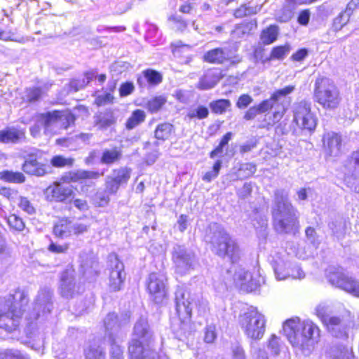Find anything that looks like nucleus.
<instances>
[{
	"instance_id": "obj_1",
	"label": "nucleus",
	"mask_w": 359,
	"mask_h": 359,
	"mask_svg": "<svg viewBox=\"0 0 359 359\" xmlns=\"http://www.w3.org/2000/svg\"><path fill=\"white\" fill-rule=\"evenodd\" d=\"M283 332L291 345L305 355H309L314 349L312 320L302 321L295 317L287 320L283 325Z\"/></svg>"
},
{
	"instance_id": "obj_2",
	"label": "nucleus",
	"mask_w": 359,
	"mask_h": 359,
	"mask_svg": "<svg viewBox=\"0 0 359 359\" xmlns=\"http://www.w3.org/2000/svg\"><path fill=\"white\" fill-rule=\"evenodd\" d=\"M274 226L279 233H290L296 222V211L288 201V194L284 190L275 193V206L273 209Z\"/></svg>"
},
{
	"instance_id": "obj_3",
	"label": "nucleus",
	"mask_w": 359,
	"mask_h": 359,
	"mask_svg": "<svg viewBox=\"0 0 359 359\" xmlns=\"http://www.w3.org/2000/svg\"><path fill=\"white\" fill-rule=\"evenodd\" d=\"M13 302L2 304L0 302V328L11 332L18 327L22 315V307L28 303L27 294L21 290H17L12 295Z\"/></svg>"
},
{
	"instance_id": "obj_4",
	"label": "nucleus",
	"mask_w": 359,
	"mask_h": 359,
	"mask_svg": "<svg viewBox=\"0 0 359 359\" xmlns=\"http://www.w3.org/2000/svg\"><path fill=\"white\" fill-rule=\"evenodd\" d=\"M75 117L70 113L53 111L41 114L37 118L36 123L30 128V133L34 137L39 135L41 127L44 128L46 135H52L53 127H60L64 129L68 128L74 124Z\"/></svg>"
},
{
	"instance_id": "obj_5",
	"label": "nucleus",
	"mask_w": 359,
	"mask_h": 359,
	"mask_svg": "<svg viewBox=\"0 0 359 359\" xmlns=\"http://www.w3.org/2000/svg\"><path fill=\"white\" fill-rule=\"evenodd\" d=\"M240 324L245 334L250 339L259 340L265 332L266 319L257 308L250 307L240 316Z\"/></svg>"
},
{
	"instance_id": "obj_6",
	"label": "nucleus",
	"mask_w": 359,
	"mask_h": 359,
	"mask_svg": "<svg viewBox=\"0 0 359 359\" xmlns=\"http://www.w3.org/2000/svg\"><path fill=\"white\" fill-rule=\"evenodd\" d=\"M325 276L332 285L347 293L359 297V281L346 274L342 269L329 266L325 271Z\"/></svg>"
},
{
	"instance_id": "obj_7",
	"label": "nucleus",
	"mask_w": 359,
	"mask_h": 359,
	"mask_svg": "<svg viewBox=\"0 0 359 359\" xmlns=\"http://www.w3.org/2000/svg\"><path fill=\"white\" fill-rule=\"evenodd\" d=\"M211 243L213 250L220 257H227L232 262L239 259L240 250L236 242L223 229L214 233Z\"/></svg>"
},
{
	"instance_id": "obj_8",
	"label": "nucleus",
	"mask_w": 359,
	"mask_h": 359,
	"mask_svg": "<svg viewBox=\"0 0 359 359\" xmlns=\"http://www.w3.org/2000/svg\"><path fill=\"white\" fill-rule=\"evenodd\" d=\"M52 296L53 292L50 289L46 287L40 290L32 308L26 314V320L32 323L34 321L41 318H43L49 314L53 309Z\"/></svg>"
},
{
	"instance_id": "obj_9",
	"label": "nucleus",
	"mask_w": 359,
	"mask_h": 359,
	"mask_svg": "<svg viewBox=\"0 0 359 359\" xmlns=\"http://www.w3.org/2000/svg\"><path fill=\"white\" fill-rule=\"evenodd\" d=\"M149 298L156 304H162L168 297V279L165 274L151 273L147 280Z\"/></svg>"
},
{
	"instance_id": "obj_10",
	"label": "nucleus",
	"mask_w": 359,
	"mask_h": 359,
	"mask_svg": "<svg viewBox=\"0 0 359 359\" xmlns=\"http://www.w3.org/2000/svg\"><path fill=\"white\" fill-rule=\"evenodd\" d=\"M172 260L175 270L180 275L187 274L194 268L195 255L183 245H175L172 251Z\"/></svg>"
},
{
	"instance_id": "obj_11",
	"label": "nucleus",
	"mask_w": 359,
	"mask_h": 359,
	"mask_svg": "<svg viewBox=\"0 0 359 359\" xmlns=\"http://www.w3.org/2000/svg\"><path fill=\"white\" fill-rule=\"evenodd\" d=\"M344 180L351 189L356 191L359 184V152H353L344 166Z\"/></svg>"
},
{
	"instance_id": "obj_12",
	"label": "nucleus",
	"mask_w": 359,
	"mask_h": 359,
	"mask_svg": "<svg viewBox=\"0 0 359 359\" xmlns=\"http://www.w3.org/2000/svg\"><path fill=\"white\" fill-rule=\"evenodd\" d=\"M140 343L142 346L152 344L153 333L148 324L147 318L141 316L135 323L133 328V338L130 345L134 343Z\"/></svg>"
},
{
	"instance_id": "obj_13",
	"label": "nucleus",
	"mask_w": 359,
	"mask_h": 359,
	"mask_svg": "<svg viewBox=\"0 0 359 359\" xmlns=\"http://www.w3.org/2000/svg\"><path fill=\"white\" fill-rule=\"evenodd\" d=\"M262 278L256 274L253 276L244 269H239L234 274V281L241 290L246 292L255 290L261 284Z\"/></svg>"
},
{
	"instance_id": "obj_14",
	"label": "nucleus",
	"mask_w": 359,
	"mask_h": 359,
	"mask_svg": "<svg viewBox=\"0 0 359 359\" xmlns=\"http://www.w3.org/2000/svg\"><path fill=\"white\" fill-rule=\"evenodd\" d=\"M111 270L109 278V286L112 291H118L122 288L126 278L123 264L114 257L111 259Z\"/></svg>"
},
{
	"instance_id": "obj_15",
	"label": "nucleus",
	"mask_w": 359,
	"mask_h": 359,
	"mask_svg": "<svg viewBox=\"0 0 359 359\" xmlns=\"http://www.w3.org/2000/svg\"><path fill=\"white\" fill-rule=\"evenodd\" d=\"M202 60L204 62L213 65H223L228 63L230 65H235L237 61L229 55L226 50L221 47L215 48L205 52Z\"/></svg>"
},
{
	"instance_id": "obj_16",
	"label": "nucleus",
	"mask_w": 359,
	"mask_h": 359,
	"mask_svg": "<svg viewBox=\"0 0 359 359\" xmlns=\"http://www.w3.org/2000/svg\"><path fill=\"white\" fill-rule=\"evenodd\" d=\"M176 311L180 318H190L193 302L190 300V294L183 289H178L175 293Z\"/></svg>"
},
{
	"instance_id": "obj_17",
	"label": "nucleus",
	"mask_w": 359,
	"mask_h": 359,
	"mask_svg": "<svg viewBox=\"0 0 359 359\" xmlns=\"http://www.w3.org/2000/svg\"><path fill=\"white\" fill-rule=\"evenodd\" d=\"M128 352L131 359H161L158 353L152 348V344L142 346L135 342L129 345Z\"/></svg>"
},
{
	"instance_id": "obj_18",
	"label": "nucleus",
	"mask_w": 359,
	"mask_h": 359,
	"mask_svg": "<svg viewBox=\"0 0 359 359\" xmlns=\"http://www.w3.org/2000/svg\"><path fill=\"white\" fill-rule=\"evenodd\" d=\"M317 315L321 318L323 323L327 327L331 334L336 337L346 335V327L339 317L330 315L321 316L318 311Z\"/></svg>"
},
{
	"instance_id": "obj_19",
	"label": "nucleus",
	"mask_w": 359,
	"mask_h": 359,
	"mask_svg": "<svg viewBox=\"0 0 359 359\" xmlns=\"http://www.w3.org/2000/svg\"><path fill=\"white\" fill-rule=\"evenodd\" d=\"M46 193L51 200L64 201L71 198L73 190L70 184L56 182L47 188Z\"/></svg>"
},
{
	"instance_id": "obj_20",
	"label": "nucleus",
	"mask_w": 359,
	"mask_h": 359,
	"mask_svg": "<svg viewBox=\"0 0 359 359\" xmlns=\"http://www.w3.org/2000/svg\"><path fill=\"white\" fill-rule=\"evenodd\" d=\"M60 289L61 295L67 299L72 298L76 294L74 271L67 270L62 273Z\"/></svg>"
},
{
	"instance_id": "obj_21",
	"label": "nucleus",
	"mask_w": 359,
	"mask_h": 359,
	"mask_svg": "<svg viewBox=\"0 0 359 359\" xmlns=\"http://www.w3.org/2000/svg\"><path fill=\"white\" fill-rule=\"evenodd\" d=\"M163 81V75L161 72L153 69H146L137 76V82L140 88H144L147 84L150 86H156Z\"/></svg>"
},
{
	"instance_id": "obj_22",
	"label": "nucleus",
	"mask_w": 359,
	"mask_h": 359,
	"mask_svg": "<svg viewBox=\"0 0 359 359\" xmlns=\"http://www.w3.org/2000/svg\"><path fill=\"white\" fill-rule=\"evenodd\" d=\"M25 137L23 130L7 127L0 130V142L5 144H16Z\"/></svg>"
},
{
	"instance_id": "obj_23",
	"label": "nucleus",
	"mask_w": 359,
	"mask_h": 359,
	"mask_svg": "<svg viewBox=\"0 0 359 359\" xmlns=\"http://www.w3.org/2000/svg\"><path fill=\"white\" fill-rule=\"evenodd\" d=\"M323 144L330 156H338L341 152V138L335 133H329L323 137Z\"/></svg>"
},
{
	"instance_id": "obj_24",
	"label": "nucleus",
	"mask_w": 359,
	"mask_h": 359,
	"mask_svg": "<svg viewBox=\"0 0 359 359\" xmlns=\"http://www.w3.org/2000/svg\"><path fill=\"white\" fill-rule=\"evenodd\" d=\"M22 170L29 175L43 176L47 171L46 165L37 161L34 155H30L22 165Z\"/></svg>"
},
{
	"instance_id": "obj_25",
	"label": "nucleus",
	"mask_w": 359,
	"mask_h": 359,
	"mask_svg": "<svg viewBox=\"0 0 359 359\" xmlns=\"http://www.w3.org/2000/svg\"><path fill=\"white\" fill-rule=\"evenodd\" d=\"M278 35V26L275 24H271L262 29L259 34V40L262 45L269 46L277 41Z\"/></svg>"
},
{
	"instance_id": "obj_26",
	"label": "nucleus",
	"mask_w": 359,
	"mask_h": 359,
	"mask_svg": "<svg viewBox=\"0 0 359 359\" xmlns=\"http://www.w3.org/2000/svg\"><path fill=\"white\" fill-rule=\"evenodd\" d=\"M316 98L324 107L334 108L339 102V91H317Z\"/></svg>"
},
{
	"instance_id": "obj_27",
	"label": "nucleus",
	"mask_w": 359,
	"mask_h": 359,
	"mask_svg": "<svg viewBox=\"0 0 359 359\" xmlns=\"http://www.w3.org/2000/svg\"><path fill=\"white\" fill-rule=\"evenodd\" d=\"M116 118L112 111L100 112L94 116V123L100 130H105L115 124Z\"/></svg>"
},
{
	"instance_id": "obj_28",
	"label": "nucleus",
	"mask_w": 359,
	"mask_h": 359,
	"mask_svg": "<svg viewBox=\"0 0 359 359\" xmlns=\"http://www.w3.org/2000/svg\"><path fill=\"white\" fill-rule=\"evenodd\" d=\"M123 324L118 319V316L114 313H109L104 319V325L108 332L109 339H110V334H112V338L120 337L118 333L120 327Z\"/></svg>"
},
{
	"instance_id": "obj_29",
	"label": "nucleus",
	"mask_w": 359,
	"mask_h": 359,
	"mask_svg": "<svg viewBox=\"0 0 359 359\" xmlns=\"http://www.w3.org/2000/svg\"><path fill=\"white\" fill-rule=\"evenodd\" d=\"M290 92V91H277L270 99L262 102L257 106L258 111H259L261 114L269 111L275 107L280 100L282 98L285 99L286 95Z\"/></svg>"
},
{
	"instance_id": "obj_30",
	"label": "nucleus",
	"mask_w": 359,
	"mask_h": 359,
	"mask_svg": "<svg viewBox=\"0 0 359 359\" xmlns=\"http://www.w3.org/2000/svg\"><path fill=\"white\" fill-rule=\"evenodd\" d=\"M221 78L222 77L219 74L212 71L211 69L208 70L201 76L199 81V86L203 89L214 88L219 81Z\"/></svg>"
},
{
	"instance_id": "obj_31",
	"label": "nucleus",
	"mask_w": 359,
	"mask_h": 359,
	"mask_svg": "<svg viewBox=\"0 0 359 359\" xmlns=\"http://www.w3.org/2000/svg\"><path fill=\"white\" fill-rule=\"evenodd\" d=\"M298 4H299L298 0H285V4L280 11L281 15L279 16L278 20L281 22L289 21L292 18Z\"/></svg>"
},
{
	"instance_id": "obj_32",
	"label": "nucleus",
	"mask_w": 359,
	"mask_h": 359,
	"mask_svg": "<svg viewBox=\"0 0 359 359\" xmlns=\"http://www.w3.org/2000/svg\"><path fill=\"white\" fill-rule=\"evenodd\" d=\"M331 355L334 359H354L352 347L348 345L334 346Z\"/></svg>"
},
{
	"instance_id": "obj_33",
	"label": "nucleus",
	"mask_w": 359,
	"mask_h": 359,
	"mask_svg": "<svg viewBox=\"0 0 359 359\" xmlns=\"http://www.w3.org/2000/svg\"><path fill=\"white\" fill-rule=\"evenodd\" d=\"M54 234L59 238H65L72 233V222L67 219H62L56 224L53 228Z\"/></svg>"
},
{
	"instance_id": "obj_34",
	"label": "nucleus",
	"mask_w": 359,
	"mask_h": 359,
	"mask_svg": "<svg viewBox=\"0 0 359 359\" xmlns=\"http://www.w3.org/2000/svg\"><path fill=\"white\" fill-rule=\"evenodd\" d=\"M122 157V151L116 147L111 149H105L101 157V163L103 164H113L118 162Z\"/></svg>"
},
{
	"instance_id": "obj_35",
	"label": "nucleus",
	"mask_w": 359,
	"mask_h": 359,
	"mask_svg": "<svg viewBox=\"0 0 359 359\" xmlns=\"http://www.w3.org/2000/svg\"><path fill=\"white\" fill-rule=\"evenodd\" d=\"M290 49L291 47L288 43L276 46L272 48L269 57L266 60H283L290 52Z\"/></svg>"
},
{
	"instance_id": "obj_36",
	"label": "nucleus",
	"mask_w": 359,
	"mask_h": 359,
	"mask_svg": "<svg viewBox=\"0 0 359 359\" xmlns=\"http://www.w3.org/2000/svg\"><path fill=\"white\" fill-rule=\"evenodd\" d=\"M173 131V126L169 123H163L158 125L154 135L158 140H165L170 137Z\"/></svg>"
},
{
	"instance_id": "obj_37",
	"label": "nucleus",
	"mask_w": 359,
	"mask_h": 359,
	"mask_svg": "<svg viewBox=\"0 0 359 359\" xmlns=\"http://www.w3.org/2000/svg\"><path fill=\"white\" fill-rule=\"evenodd\" d=\"M0 179L8 182L22 183L25 182V177L20 172L4 170L0 172Z\"/></svg>"
},
{
	"instance_id": "obj_38",
	"label": "nucleus",
	"mask_w": 359,
	"mask_h": 359,
	"mask_svg": "<svg viewBox=\"0 0 359 359\" xmlns=\"http://www.w3.org/2000/svg\"><path fill=\"white\" fill-rule=\"evenodd\" d=\"M333 234L338 238H342L346 229V222L342 218H337L329 224Z\"/></svg>"
},
{
	"instance_id": "obj_39",
	"label": "nucleus",
	"mask_w": 359,
	"mask_h": 359,
	"mask_svg": "<svg viewBox=\"0 0 359 359\" xmlns=\"http://www.w3.org/2000/svg\"><path fill=\"white\" fill-rule=\"evenodd\" d=\"M145 112L140 109L134 111L131 116L128 119L126 122V128L128 129H133L137 126L142 123L145 119Z\"/></svg>"
},
{
	"instance_id": "obj_40",
	"label": "nucleus",
	"mask_w": 359,
	"mask_h": 359,
	"mask_svg": "<svg viewBox=\"0 0 359 359\" xmlns=\"http://www.w3.org/2000/svg\"><path fill=\"white\" fill-rule=\"evenodd\" d=\"M121 337L112 338V334H110V339L109 340L111 343V359H123V351L122 347L118 344Z\"/></svg>"
},
{
	"instance_id": "obj_41",
	"label": "nucleus",
	"mask_w": 359,
	"mask_h": 359,
	"mask_svg": "<svg viewBox=\"0 0 359 359\" xmlns=\"http://www.w3.org/2000/svg\"><path fill=\"white\" fill-rule=\"evenodd\" d=\"M256 14V11L253 7L248 6L246 4H241L233 11V15L235 18L241 19L248 16Z\"/></svg>"
},
{
	"instance_id": "obj_42",
	"label": "nucleus",
	"mask_w": 359,
	"mask_h": 359,
	"mask_svg": "<svg viewBox=\"0 0 359 359\" xmlns=\"http://www.w3.org/2000/svg\"><path fill=\"white\" fill-rule=\"evenodd\" d=\"M131 170L127 168H121L113 171L114 177L120 184L126 183L130 177Z\"/></svg>"
},
{
	"instance_id": "obj_43",
	"label": "nucleus",
	"mask_w": 359,
	"mask_h": 359,
	"mask_svg": "<svg viewBox=\"0 0 359 359\" xmlns=\"http://www.w3.org/2000/svg\"><path fill=\"white\" fill-rule=\"evenodd\" d=\"M74 158H67L62 155H57L52 158L50 163L53 167L62 168L65 166H72L74 163Z\"/></svg>"
},
{
	"instance_id": "obj_44",
	"label": "nucleus",
	"mask_w": 359,
	"mask_h": 359,
	"mask_svg": "<svg viewBox=\"0 0 359 359\" xmlns=\"http://www.w3.org/2000/svg\"><path fill=\"white\" fill-rule=\"evenodd\" d=\"M86 359H105V353L100 346H90L86 351Z\"/></svg>"
},
{
	"instance_id": "obj_45",
	"label": "nucleus",
	"mask_w": 359,
	"mask_h": 359,
	"mask_svg": "<svg viewBox=\"0 0 359 359\" xmlns=\"http://www.w3.org/2000/svg\"><path fill=\"white\" fill-rule=\"evenodd\" d=\"M168 20L175 25L177 32H183L188 27L187 22L180 16L172 15L168 18Z\"/></svg>"
},
{
	"instance_id": "obj_46",
	"label": "nucleus",
	"mask_w": 359,
	"mask_h": 359,
	"mask_svg": "<svg viewBox=\"0 0 359 359\" xmlns=\"http://www.w3.org/2000/svg\"><path fill=\"white\" fill-rule=\"evenodd\" d=\"M9 226L18 231H21L25 229V223L22 219L15 215H10L7 219Z\"/></svg>"
},
{
	"instance_id": "obj_47",
	"label": "nucleus",
	"mask_w": 359,
	"mask_h": 359,
	"mask_svg": "<svg viewBox=\"0 0 359 359\" xmlns=\"http://www.w3.org/2000/svg\"><path fill=\"white\" fill-rule=\"evenodd\" d=\"M222 161L217 160L213 165L212 170L207 172L202 177L203 181L210 182L218 176Z\"/></svg>"
},
{
	"instance_id": "obj_48",
	"label": "nucleus",
	"mask_w": 359,
	"mask_h": 359,
	"mask_svg": "<svg viewBox=\"0 0 359 359\" xmlns=\"http://www.w3.org/2000/svg\"><path fill=\"white\" fill-rule=\"evenodd\" d=\"M166 99L163 96L156 97L147 103V108L151 112L158 111L165 103Z\"/></svg>"
},
{
	"instance_id": "obj_49",
	"label": "nucleus",
	"mask_w": 359,
	"mask_h": 359,
	"mask_svg": "<svg viewBox=\"0 0 359 359\" xmlns=\"http://www.w3.org/2000/svg\"><path fill=\"white\" fill-rule=\"evenodd\" d=\"M209 114V111L208 108L203 106H198L196 109H191L188 114L187 116L189 118H198V119H203L206 118Z\"/></svg>"
},
{
	"instance_id": "obj_50",
	"label": "nucleus",
	"mask_w": 359,
	"mask_h": 359,
	"mask_svg": "<svg viewBox=\"0 0 359 359\" xmlns=\"http://www.w3.org/2000/svg\"><path fill=\"white\" fill-rule=\"evenodd\" d=\"M229 106L230 102L226 100H219L210 104L212 111L216 114H223Z\"/></svg>"
},
{
	"instance_id": "obj_51",
	"label": "nucleus",
	"mask_w": 359,
	"mask_h": 359,
	"mask_svg": "<svg viewBox=\"0 0 359 359\" xmlns=\"http://www.w3.org/2000/svg\"><path fill=\"white\" fill-rule=\"evenodd\" d=\"M17 201L19 208L27 214L32 215L35 212V208L27 198L18 196Z\"/></svg>"
},
{
	"instance_id": "obj_52",
	"label": "nucleus",
	"mask_w": 359,
	"mask_h": 359,
	"mask_svg": "<svg viewBox=\"0 0 359 359\" xmlns=\"http://www.w3.org/2000/svg\"><path fill=\"white\" fill-rule=\"evenodd\" d=\"M285 113V108L283 106L281 107L280 109H276L273 115L268 117V121L263 124L262 127L274 125L282 118Z\"/></svg>"
},
{
	"instance_id": "obj_53",
	"label": "nucleus",
	"mask_w": 359,
	"mask_h": 359,
	"mask_svg": "<svg viewBox=\"0 0 359 359\" xmlns=\"http://www.w3.org/2000/svg\"><path fill=\"white\" fill-rule=\"evenodd\" d=\"M0 359H27L18 350H6L0 354Z\"/></svg>"
},
{
	"instance_id": "obj_54",
	"label": "nucleus",
	"mask_w": 359,
	"mask_h": 359,
	"mask_svg": "<svg viewBox=\"0 0 359 359\" xmlns=\"http://www.w3.org/2000/svg\"><path fill=\"white\" fill-rule=\"evenodd\" d=\"M268 348L271 353L276 355L280 351V339L275 334H272L268 341Z\"/></svg>"
},
{
	"instance_id": "obj_55",
	"label": "nucleus",
	"mask_w": 359,
	"mask_h": 359,
	"mask_svg": "<svg viewBox=\"0 0 359 359\" xmlns=\"http://www.w3.org/2000/svg\"><path fill=\"white\" fill-rule=\"evenodd\" d=\"M56 144L65 147H73L77 146L76 137L75 135L59 138L56 140Z\"/></svg>"
},
{
	"instance_id": "obj_56",
	"label": "nucleus",
	"mask_w": 359,
	"mask_h": 359,
	"mask_svg": "<svg viewBox=\"0 0 359 359\" xmlns=\"http://www.w3.org/2000/svg\"><path fill=\"white\" fill-rule=\"evenodd\" d=\"M0 195L6 197L9 201L14 203L18 197V193L16 190L6 187L0 188Z\"/></svg>"
},
{
	"instance_id": "obj_57",
	"label": "nucleus",
	"mask_w": 359,
	"mask_h": 359,
	"mask_svg": "<svg viewBox=\"0 0 359 359\" xmlns=\"http://www.w3.org/2000/svg\"><path fill=\"white\" fill-rule=\"evenodd\" d=\"M120 184L112 176L108 177L106 181V191L115 194L119 189Z\"/></svg>"
},
{
	"instance_id": "obj_58",
	"label": "nucleus",
	"mask_w": 359,
	"mask_h": 359,
	"mask_svg": "<svg viewBox=\"0 0 359 359\" xmlns=\"http://www.w3.org/2000/svg\"><path fill=\"white\" fill-rule=\"evenodd\" d=\"M331 13L332 9L327 4L321 5L317 9L318 18L321 20L326 19L331 14Z\"/></svg>"
},
{
	"instance_id": "obj_59",
	"label": "nucleus",
	"mask_w": 359,
	"mask_h": 359,
	"mask_svg": "<svg viewBox=\"0 0 359 359\" xmlns=\"http://www.w3.org/2000/svg\"><path fill=\"white\" fill-rule=\"evenodd\" d=\"M252 187L250 182H245L243 186L237 191V194L241 198H248L252 193Z\"/></svg>"
},
{
	"instance_id": "obj_60",
	"label": "nucleus",
	"mask_w": 359,
	"mask_h": 359,
	"mask_svg": "<svg viewBox=\"0 0 359 359\" xmlns=\"http://www.w3.org/2000/svg\"><path fill=\"white\" fill-rule=\"evenodd\" d=\"M296 118H302L303 120V126L305 128L311 129L312 123L311 121H314L312 114H310V111L306 114H304L303 113L297 112L296 114Z\"/></svg>"
},
{
	"instance_id": "obj_61",
	"label": "nucleus",
	"mask_w": 359,
	"mask_h": 359,
	"mask_svg": "<svg viewBox=\"0 0 359 359\" xmlns=\"http://www.w3.org/2000/svg\"><path fill=\"white\" fill-rule=\"evenodd\" d=\"M104 93L103 95H99L95 100V102L97 105H104L109 103L112 102V100L114 99V96L111 95L110 93H105L106 91H104Z\"/></svg>"
},
{
	"instance_id": "obj_62",
	"label": "nucleus",
	"mask_w": 359,
	"mask_h": 359,
	"mask_svg": "<svg viewBox=\"0 0 359 359\" xmlns=\"http://www.w3.org/2000/svg\"><path fill=\"white\" fill-rule=\"evenodd\" d=\"M256 166L252 163H245L241 165L239 172H244V177H249L256 172Z\"/></svg>"
},
{
	"instance_id": "obj_63",
	"label": "nucleus",
	"mask_w": 359,
	"mask_h": 359,
	"mask_svg": "<svg viewBox=\"0 0 359 359\" xmlns=\"http://www.w3.org/2000/svg\"><path fill=\"white\" fill-rule=\"evenodd\" d=\"M194 3L191 1H184L180 6L179 11L183 14H191L194 10Z\"/></svg>"
},
{
	"instance_id": "obj_64",
	"label": "nucleus",
	"mask_w": 359,
	"mask_h": 359,
	"mask_svg": "<svg viewBox=\"0 0 359 359\" xmlns=\"http://www.w3.org/2000/svg\"><path fill=\"white\" fill-rule=\"evenodd\" d=\"M100 174L95 171H79L76 174L78 179H97L100 177Z\"/></svg>"
}]
</instances>
